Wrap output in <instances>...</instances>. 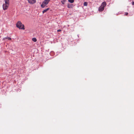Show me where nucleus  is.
<instances>
[{"mask_svg":"<svg viewBox=\"0 0 134 134\" xmlns=\"http://www.w3.org/2000/svg\"><path fill=\"white\" fill-rule=\"evenodd\" d=\"M16 26L20 29L24 30V26L20 21H18L16 24Z\"/></svg>","mask_w":134,"mask_h":134,"instance_id":"f257e3e1","label":"nucleus"},{"mask_svg":"<svg viewBox=\"0 0 134 134\" xmlns=\"http://www.w3.org/2000/svg\"><path fill=\"white\" fill-rule=\"evenodd\" d=\"M50 0H44L42 3L41 6L42 8H44L47 5Z\"/></svg>","mask_w":134,"mask_h":134,"instance_id":"f03ea898","label":"nucleus"},{"mask_svg":"<svg viewBox=\"0 0 134 134\" xmlns=\"http://www.w3.org/2000/svg\"><path fill=\"white\" fill-rule=\"evenodd\" d=\"M5 4H3V8H7L8 7L9 4V0H4Z\"/></svg>","mask_w":134,"mask_h":134,"instance_id":"7ed1b4c3","label":"nucleus"},{"mask_svg":"<svg viewBox=\"0 0 134 134\" xmlns=\"http://www.w3.org/2000/svg\"><path fill=\"white\" fill-rule=\"evenodd\" d=\"M106 5V3L105 2H103L101 4V6L99 8H104L105 7Z\"/></svg>","mask_w":134,"mask_h":134,"instance_id":"20e7f679","label":"nucleus"},{"mask_svg":"<svg viewBox=\"0 0 134 134\" xmlns=\"http://www.w3.org/2000/svg\"><path fill=\"white\" fill-rule=\"evenodd\" d=\"M29 3L31 4H33L36 2V0H27Z\"/></svg>","mask_w":134,"mask_h":134,"instance_id":"39448f33","label":"nucleus"},{"mask_svg":"<svg viewBox=\"0 0 134 134\" xmlns=\"http://www.w3.org/2000/svg\"><path fill=\"white\" fill-rule=\"evenodd\" d=\"M5 39H7L9 40H11V38L9 37H7L4 38L3 39V40H5Z\"/></svg>","mask_w":134,"mask_h":134,"instance_id":"423d86ee","label":"nucleus"},{"mask_svg":"<svg viewBox=\"0 0 134 134\" xmlns=\"http://www.w3.org/2000/svg\"><path fill=\"white\" fill-rule=\"evenodd\" d=\"M32 41L34 42H36L37 41V39L36 38H33L32 39Z\"/></svg>","mask_w":134,"mask_h":134,"instance_id":"0eeeda50","label":"nucleus"},{"mask_svg":"<svg viewBox=\"0 0 134 134\" xmlns=\"http://www.w3.org/2000/svg\"><path fill=\"white\" fill-rule=\"evenodd\" d=\"M66 1V0H63L61 1V2L62 4H64Z\"/></svg>","mask_w":134,"mask_h":134,"instance_id":"6e6552de","label":"nucleus"},{"mask_svg":"<svg viewBox=\"0 0 134 134\" xmlns=\"http://www.w3.org/2000/svg\"><path fill=\"white\" fill-rule=\"evenodd\" d=\"M49 9H45L43 11V13H44L46 12Z\"/></svg>","mask_w":134,"mask_h":134,"instance_id":"1a4fd4ad","label":"nucleus"},{"mask_svg":"<svg viewBox=\"0 0 134 134\" xmlns=\"http://www.w3.org/2000/svg\"><path fill=\"white\" fill-rule=\"evenodd\" d=\"M68 1L71 3H72L74 2V0H68Z\"/></svg>","mask_w":134,"mask_h":134,"instance_id":"9d476101","label":"nucleus"},{"mask_svg":"<svg viewBox=\"0 0 134 134\" xmlns=\"http://www.w3.org/2000/svg\"><path fill=\"white\" fill-rule=\"evenodd\" d=\"M84 6H86L87 5V3L86 2H85L83 4Z\"/></svg>","mask_w":134,"mask_h":134,"instance_id":"9b49d317","label":"nucleus"},{"mask_svg":"<svg viewBox=\"0 0 134 134\" xmlns=\"http://www.w3.org/2000/svg\"><path fill=\"white\" fill-rule=\"evenodd\" d=\"M104 9H98V11L99 12H101L103 11Z\"/></svg>","mask_w":134,"mask_h":134,"instance_id":"f8f14e48","label":"nucleus"},{"mask_svg":"<svg viewBox=\"0 0 134 134\" xmlns=\"http://www.w3.org/2000/svg\"><path fill=\"white\" fill-rule=\"evenodd\" d=\"M132 4L133 5H134V1H133L132 2Z\"/></svg>","mask_w":134,"mask_h":134,"instance_id":"ddd939ff","label":"nucleus"},{"mask_svg":"<svg viewBox=\"0 0 134 134\" xmlns=\"http://www.w3.org/2000/svg\"><path fill=\"white\" fill-rule=\"evenodd\" d=\"M128 14V13H126L125 14V15H127Z\"/></svg>","mask_w":134,"mask_h":134,"instance_id":"4468645a","label":"nucleus"},{"mask_svg":"<svg viewBox=\"0 0 134 134\" xmlns=\"http://www.w3.org/2000/svg\"><path fill=\"white\" fill-rule=\"evenodd\" d=\"M61 31V30H60V29H59V30H57V31H58V32H60V31Z\"/></svg>","mask_w":134,"mask_h":134,"instance_id":"2eb2a0df","label":"nucleus"},{"mask_svg":"<svg viewBox=\"0 0 134 134\" xmlns=\"http://www.w3.org/2000/svg\"><path fill=\"white\" fill-rule=\"evenodd\" d=\"M4 10H5L6 9H3Z\"/></svg>","mask_w":134,"mask_h":134,"instance_id":"dca6fc26","label":"nucleus"}]
</instances>
